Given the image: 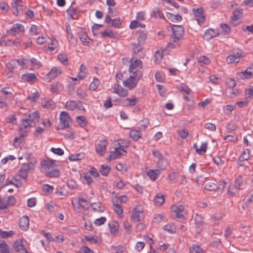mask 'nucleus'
I'll return each instance as SVG.
<instances>
[{
    "label": "nucleus",
    "instance_id": "7ed1b4c3",
    "mask_svg": "<svg viewBox=\"0 0 253 253\" xmlns=\"http://www.w3.org/2000/svg\"><path fill=\"white\" fill-rule=\"evenodd\" d=\"M142 73H139L136 75L130 76L128 79L123 81V85L128 89H132L136 86L138 81L142 77Z\"/></svg>",
    "mask_w": 253,
    "mask_h": 253
},
{
    "label": "nucleus",
    "instance_id": "0eeeda50",
    "mask_svg": "<svg viewBox=\"0 0 253 253\" xmlns=\"http://www.w3.org/2000/svg\"><path fill=\"white\" fill-rule=\"evenodd\" d=\"M171 211L173 213V216L179 218H184L186 214L184 207L182 205L171 206Z\"/></svg>",
    "mask_w": 253,
    "mask_h": 253
},
{
    "label": "nucleus",
    "instance_id": "5701e85b",
    "mask_svg": "<svg viewBox=\"0 0 253 253\" xmlns=\"http://www.w3.org/2000/svg\"><path fill=\"white\" fill-rule=\"evenodd\" d=\"M14 248L17 252L20 253H28V251L25 248L23 242L21 240H17L14 244Z\"/></svg>",
    "mask_w": 253,
    "mask_h": 253
},
{
    "label": "nucleus",
    "instance_id": "3c124183",
    "mask_svg": "<svg viewBox=\"0 0 253 253\" xmlns=\"http://www.w3.org/2000/svg\"><path fill=\"white\" fill-rule=\"evenodd\" d=\"M20 178L21 177L18 174L15 175L12 178L13 181L15 182L14 185L17 187H20L23 185L22 182L20 179Z\"/></svg>",
    "mask_w": 253,
    "mask_h": 253
},
{
    "label": "nucleus",
    "instance_id": "1a4fd4ad",
    "mask_svg": "<svg viewBox=\"0 0 253 253\" xmlns=\"http://www.w3.org/2000/svg\"><path fill=\"white\" fill-rule=\"evenodd\" d=\"M243 56V52L242 51L233 52V54L229 55L226 58V61L228 64H237L240 62L241 58Z\"/></svg>",
    "mask_w": 253,
    "mask_h": 253
},
{
    "label": "nucleus",
    "instance_id": "37998d69",
    "mask_svg": "<svg viewBox=\"0 0 253 253\" xmlns=\"http://www.w3.org/2000/svg\"><path fill=\"white\" fill-rule=\"evenodd\" d=\"M101 35L102 37H108L110 38H116L117 34L111 30H105L101 33Z\"/></svg>",
    "mask_w": 253,
    "mask_h": 253
},
{
    "label": "nucleus",
    "instance_id": "a19ab883",
    "mask_svg": "<svg viewBox=\"0 0 253 253\" xmlns=\"http://www.w3.org/2000/svg\"><path fill=\"white\" fill-rule=\"evenodd\" d=\"M190 253H203V250L198 245L194 244L190 248Z\"/></svg>",
    "mask_w": 253,
    "mask_h": 253
},
{
    "label": "nucleus",
    "instance_id": "f03ea898",
    "mask_svg": "<svg viewBox=\"0 0 253 253\" xmlns=\"http://www.w3.org/2000/svg\"><path fill=\"white\" fill-rule=\"evenodd\" d=\"M172 34L171 36L170 42L169 43L168 47L169 48H173L178 46L179 41L184 34V28L181 26L173 25L171 27Z\"/></svg>",
    "mask_w": 253,
    "mask_h": 253
},
{
    "label": "nucleus",
    "instance_id": "cd10ccee",
    "mask_svg": "<svg viewBox=\"0 0 253 253\" xmlns=\"http://www.w3.org/2000/svg\"><path fill=\"white\" fill-rule=\"evenodd\" d=\"M87 76V72L85 67L82 64L79 69V72L78 74V78L80 80L84 79Z\"/></svg>",
    "mask_w": 253,
    "mask_h": 253
},
{
    "label": "nucleus",
    "instance_id": "052dcab7",
    "mask_svg": "<svg viewBox=\"0 0 253 253\" xmlns=\"http://www.w3.org/2000/svg\"><path fill=\"white\" fill-rule=\"evenodd\" d=\"M151 16L155 18H164L162 12L158 8L155 9V10H154V11L151 14Z\"/></svg>",
    "mask_w": 253,
    "mask_h": 253
},
{
    "label": "nucleus",
    "instance_id": "603ef678",
    "mask_svg": "<svg viewBox=\"0 0 253 253\" xmlns=\"http://www.w3.org/2000/svg\"><path fill=\"white\" fill-rule=\"evenodd\" d=\"M4 201L6 205V208L9 206H13L15 204V199L14 197L10 196L6 199H4Z\"/></svg>",
    "mask_w": 253,
    "mask_h": 253
},
{
    "label": "nucleus",
    "instance_id": "9d476101",
    "mask_svg": "<svg viewBox=\"0 0 253 253\" xmlns=\"http://www.w3.org/2000/svg\"><path fill=\"white\" fill-rule=\"evenodd\" d=\"M62 71L60 68L56 67H52L50 71L44 77V80L47 82H49L60 75Z\"/></svg>",
    "mask_w": 253,
    "mask_h": 253
},
{
    "label": "nucleus",
    "instance_id": "4c0bfd02",
    "mask_svg": "<svg viewBox=\"0 0 253 253\" xmlns=\"http://www.w3.org/2000/svg\"><path fill=\"white\" fill-rule=\"evenodd\" d=\"M46 176L50 177H57L59 174V172L57 169H52L44 172Z\"/></svg>",
    "mask_w": 253,
    "mask_h": 253
},
{
    "label": "nucleus",
    "instance_id": "49530a36",
    "mask_svg": "<svg viewBox=\"0 0 253 253\" xmlns=\"http://www.w3.org/2000/svg\"><path fill=\"white\" fill-rule=\"evenodd\" d=\"M167 161L162 157V159H158L157 162V167L161 169H164L167 167Z\"/></svg>",
    "mask_w": 253,
    "mask_h": 253
},
{
    "label": "nucleus",
    "instance_id": "dca6fc26",
    "mask_svg": "<svg viewBox=\"0 0 253 253\" xmlns=\"http://www.w3.org/2000/svg\"><path fill=\"white\" fill-rule=\"evenodd\" d=\"M107 145L108 142L106 140L104 139L100 140L96 146V152L101 156L104 155L106 152Z\"/></svg>",
    "mask_w": 253,
    "mask_h": 253
},
{
    "label": "nucleus",
    "instance_id": "338daca9",
    "mask_svg": "<svg viewBox=\"0 0 253 253\" xmlns=\"http://www.w3.org/2000/svg\"><path fill=\"white\" fill-rule=\"evenodd\" d=\"M39 94L38 92L32 93L30 96H28V98L33 102H36L39 98Z\"/></svg>",
    "mask_w": 253,
    "mask_h": 253
},
{
    "label": "nucleus",
    "instance_id": "423d86ee",
    "mask_svg": "<svg viewBox=\"0 0 253 253\" xmlns=\"http://www.w3.org/2000/svg\"><path fill=\"white\" fill-rule=\"evenodd\" d=\"M142 62L139 59H132L129 65V72L133 73V75H136L139 73H142L140 70L142 68Z\"/></svg>",
    "mask_w": 253,
    "mask_h": 253
},
{
    "label": "nucleus",
    "instance_id": "72a5a7b5",
    "mask_svg": "<svg viewBox=\"0 0 253 253\" xmlns=\"http://www.w3.org/2000/svg\"><path fill=\"white\" fill-rule=\"evenodd\" d=\"M92 208L95 211L103 212L105 210L104 207L100 202L93 203L91 204Z\"/></svg>",
    "mask_w": 253,
    "mask_h": 253
},
{
    "label": "nucleus",
    "instance_id": "4468645a",
    "mask_svg": "<svg viewBox=\"0 0 253 253\" xmlns=\"http://www.w3.org/2000/svg\"><path fill=\"white\" fill-rule=\"evenodd\" d=\"M126 151L121 147L115 148V151L112 152L109 157V160H113L114 159L120 158L121 156L126 155Z\"/></svg>",
    "mask_w": 253,
    "mask_h": 253
},
{
    "label": "nucleus",
    "instance_id": "09e8293b",
    "mask_svg": "<svg viewBox=\"0 0 253 253\" xmlns=\"http://www.w3.org/2000/svg\"><path fill=\"white\" fill-rule=\"evenodd\" d=\"M58 59L64 65H67L68 64V57L65 54L61 53L59 54Z\"/></svg>",
    "mask_w": 253,
    "mask_h": 253
},
{
    "label": "nucleus",
    "instance_id": "412c9836",
    "mask_svg": "<svg viewBox=\"0 0 253 253\" xmlns=\"http://www.w3.org/2000/svg\"><path fill=\"white\" fill-rule=\"evenodd\" d=\"M29 219L27 216H22L19 220V225L21 229L27 230L29 228Z\"/></svg>",
    "mask_w": 253,
    "mask_h": 253
},
{
    "label": "nucleus",
    "instance_id": "c85d7f7f",
    "mask_svg": "<svg viewBox=\"0 0 253 253\" xmlns=\"http://www.w3.org/2000/svg\"><path fill=\"white\" fill-rule=\"evenodd\" d=\"M204 188L209 191H216L218 190V188H221L220 186L218 187L216 184L211 182L205 183Z\"/></svg>",
    "mask_w": 253,
    "mask_h": 253
},
{
    "label": "nucleus",
    "instance_id": "13d9d810",
    "mask_svg": "<svg viewBox=\"0 0 253 253\" xmlns=\"http://www.w3.org/2000/svg\"><path fill=\"white\" fill-rule=\"evenodd\" d=\"M198 61L201 65H208L210 63L209 58L205 56L200 57L198 59Z\"/></svg>",
    "mask_w": 253,
    "mask_h": 253
},
{
    "label": "nucleus",
    "instance_id": "69168bd1",
    "mask_svg": "<svg viewBox=\"0 0 253 253\" xmlns=\"http://www.w3.org/2000/svg\"><path fill=\"white\" fill-rule=\"evenodd\" d=\"M82 157H83V154H78L76 155H72L69 157V159L72 161H79L81 160Z\"/></svg>",
    "mask_w": 253,
    "mask_h": 253
},
{
    "label": "nucleus",
    "instance_id": "864d4df0",
    "mask_svg": "<svg viewBox=\"0 0 253 253\" xmlns=\"http://www.w3.org/2000/svg\"><path fill=\"white\" fill-rule=\"evenodd\" d=\"M76 93L77 95L82 99H85L88 96L86 91L81 88H78L77 89Z\"/></svg>",
    "mask_w": 253,
    "mask_h": 253
},
{
    "label": "nucleus",
    "instance_id": "c756f323",
    "mask_svg": "<svg viewBox=\"0 0 253 253\" xmlns=\"http://www.w3.org/2000/svg\"><path fill=\"white\" fill-rule=\"evenodd\" d=\"M166 16L168 19L174 22L180 21L182 19V17L179 14L174 15L169 12L167 13Z\"/></svg>",
    "mask_w": 253,
    "mask_h": 253
},
{
    "label": "nucleus",
    "instance_id": "4be33fe9",
    "mask_svg": "<svg viewBox=\"0 0 253 253\" xmlns=\"http://www.w3.org/2000/svg\"><path fill=\"white\" fill-rule=\"evenodd\" d=\"M131 49L134 53L138 54L140 57L144 56V50L140 44H132Z\"/></svg>",
    "mask_w": 253,
    "mask_h": 253
},
{
    "label": "nucleus",
    "instance_id": "2f4dec72",
    "mask_svg": "<svg viewBox=\"0 0 253 253\" xmlns=\"http://www.w3.org/2000/svg\"><path fill=\"white\" fill-rule=\"evenodd\" d=\"M138 99L136 97L133 98H127L124 101V104L126 106H133L137 102H138Z\"/></svg>",
    "mask_w": 253,
    "mask_h": 253
},
{
    "label": "nucleus",
    "instance_id": "c03bdc74",
    "mask_svg": "<svg viewBox=\"0 0 253 253\" xmlns=\"http://www.w3.org/2000/svg\"><path fill=\"white\" fill-rule=\"evenodd\" d=\"M62 89V85L60 83L53 84L50 88V91L52 92H57Z\"/></svg>",
    "mask_w": 253,
    "mask_h": 253
},
{
    "label": "nucleus",
    "instance_id": "f3484780",
    "mask_svg": "<svg viewBox=\"0 0 253 253\" xmlns=\"http://www.w3.org/2000/svg\"><path fill=\"white\" fill-rule=\"evenodd\" d=\"M24 30V27L22 24H15L10 29L7 31V34L13 36Z\"/></svg>",
    "mask_w": 253,
    "mask_h": 253
},
{
    "label": "nucleus",
    "instance_id": "4d7b16f0",
    "mask_svg": "<svg viewBox=\"0 0 253 253\" xmlns=\"http://www.w3.org/2000/svg\"><path fill=\"white\" fill-rule=\"evenodd\" d=\"M76 121L79 125L81 126H84L86 125V120L82 116L77 117L76 118Z\"/></svg>",
    "mask_w": 253,
    "mask_h": 253
},
{
    "label": "nucleus",
    "instance_id": "6e6552de",
    "mask_svg": "<svg viewBox=\"0 0 253 253\" xmlns=\"http://www.w3.org/2000/svg\"><path fill=\"white\" fill-rule=\"evenodd\" d=\"M144 214L140 207H136L132 212L131 219L132 221L136 222L143 219Z\"/></svg>",
    "mask_w": 253,
    "mask_h": 253
},
{
    "label": "nucleus",
    "instance_id": "e2e57ef3",
    "mask_svg": "<svg viewBox=\"0 0 253 253\" xmlns=\"http://www.w3.org/2000/svg\"><path fill=\"white\" fill-rule=\"evenodd\" d=\"M137 40L139 43H143L146 39V35L143 33H137Z\"/></svg>",
    "mask_w": 253,
    "mask_h": 253
},
{
    "label": "nucleus",
    "instance_id": "58836bf2",
    "mask_svg": "<svg viewBox=\"0 0 253 253\" xmlns=\"http://www.w3.org/2000/svg\"><path fill=\"white\" fill-rule=\"evenodd\" d=\"M99 84V81L96 78H94L89 85V90L90 91L95 90L98 88Z\"/></svg>",
    "mask_w": 253,
    "mask_h": 253
},
{
    "label": "nucleus",
    "instance_id": "aec40b11",
    "mask_svg": "<svg viewBox=\"0 0 253 253\" xmlns=\"http://www.w3.org/2000/svg\"><path fill=\"white\" fill-rule=\"evenodd\" d=\"M31 169L25 164L19 169L18 174L20 176L21 178L26 179L28 177L29 171Z\"/></svg>",
    "mask_w": 253,
    "mask_h": 253
},
{
    "label": "nucleus",
    "instance_id": "0e129e2a",
    "mask_svg": "<svg viewBox=\"0 0 253 253\" xmlns=\"http://www.w3.org/2000/svg\"><path fill=\"white\" fill-rule=\"evenodd\" d=\"M177 133L178 135L182 139L186 138L189 134L188 130L186 129H183L181 130H178Z\"/></svg>",
    "mask_w": 253,
    "mask_h": 253
},
{
    "label": "nucleus",
    "instance_id": "5fc2aeb1",
    "mask_svg": "<svg viewBox=\"0 0 253 253\" xmlns=\"http://www.w3.org/2000/svg\"><path fill=\"white\" fill-rule=\"evenodd\" d=\"M7 68L10 70H12L17 68L16 60H12L6 63Z\"/></svg>",
    "mask_w": 253,
    "mask_h": 253
},
{
    "label": "nucleus",
    "instance_id": "ddd939ff",
    "mask_svg": "<svg viewBox=\"0 0 253 253\" xmlns=\"http://www.w3.org/2000/svg\"><path fill=\"white\" fill-rule=\"evenodd\" d=\"M55 162L54 160L49 159L44 160L41 163L42 169L44 172L53 169L55 166Z\"/></svg>",
    "mask_w": 253,
    "mask_h": 253
},
{
    "label": "nucleus",
    "instance_id": "a878e982",
    "mask_svg": "<svg viewBox=\"0 0 253 253\" xmlns=\"http://www.w3.org/2000/svg\"><path fill=\"white\" fill-rule=\"evenodd\" d=\"M250 158L249 150L247 149L243 151L239 159L238 164L240 166H243V161L248 160Z\"/></svg>",
    "mask_w": 253,
    "mask_h": 253
},
{
    "label": "nucleus",
    "instance_id": "9b49d317",
    "mask_svg": "<svg viewBox=\"0 0 253 253\" xmlns=\"http://www.w3.org/2000/svg\"><path fill=\"white\" fill-rule=\"evenodd\" d=\"M66 108L68 110L73 111L75 109L82 110L85 111L84 107L82 106V104L80 101H69L66 103Z\"/></svg>",
    "mask_w": 253,
    "mask_h": 253
},
{
    "label": "nucleus",
    "instance_id": "f8f14e48",
    "mask_svg": "<svg viewBox=\"0 0 253 253\" xmlns=\"http://www.w3.org/2000/svg\"><path fill=\"white\" fill-rule=\"evenodd\" d=\"M193 14L199 24H203L205 20V16L203 15V9L202 7L193 8L192 9Z\"/></svg>",
    "mask_w": 253,
    "mask_h": 253
},
{
    "label": "nucleus",
    "instance_id": "c9c22d12",
    "mask_svg": "<svg viewBox=\"0 0 253 253\" xmlns=\"http://www.w3.org/2000/svg\"><path fill=\"white\" fill-rule=\"evenodd\" d=\"M165 202L164 195L161 193H158L155 198V205L158 206L162 205Z\"/></svg>",
    "mask_w": 253,
    "mask_h": 253
},
{
    "label": "nucleus",
    "instance_id": "e433bc0d",
    "mask_svg": "<svg viewBox=\"0 0 253 253\" xmlns=\"http://www.w3.org/2000/svg\"><path fill=\"white\" fill-rule=\"evenodd\" d=\"M114 211L119 215H121L123 213V208L119 205L117 202L114 200L113 201Z\"/></svg>",
    "mask_w": 253,
    "mask_h": 253
},
{
    "label": "nucleus",
    "instance_id": "a211bd4d",
    "mask_svg": "<svg viewBox=\"0 0 253 253\" xmlns=\"http://www.w3.org/2000/svg\"><path fill=\"white\" fill-rule=\"evenodd\" d=\"M114 93L118 94L121 97H126L128 95V92L127 90L123 88L119 84H115L114 87Z\"/></svg>",
    "mask_w": 253,
    "mask_h": 253
},
{
    "label": "nucleus",
    "instance_id": "79ce46f5",
    "mask_svg": "<svg viewBox=\"0 0 253 253\" xmlns=\"http://www.w3.org/2000/svg\"><path fill=\"white\" fill-rule=\"evenodd\" d=\"M164 229L168 232L172 234L176 231V228L173 223H169L164 227Z\"/></svg>",
    "mask_w": 253,
    "mask_h": 253
},
{
    "label": "nucleus",
    "instance_id": "ea45409f",
    "mask_svg": "<svg viewBox=\"0 0 253 253\" xmlns=\"http://www.w3.org/2000/svg\"><path fill=\"white\" fill-rule=\"evenodd\" d=\"M245 180L244 179L243 177L241 175H239L235 179L234 184L239 188V189H241V187H242L244 185Z\"/></svg>",
    "mask_w": 253,
    "mask_h": 253
},
{
    "label": "nucleus",
    "instance_id": "8fccbe9b",
    "mask_svg": "<svg viewBox=\"0 0 253 253\" xmlns=\"http://www.w3.org/2000/svg\"><path fill=\"white\" fill-rule=\"evenodd\" d=\"M219 35L218 32H215L213 29H210L208 30L206 33L205 35L207 36L208 38L211 39L213 37H215Z\"/></svg>",
    "mask_w": 253,
    "mask_h": 253
},
{
    "label": "nucleus",
    "instance_id": "20e7f679",
    "mask_svg": "<svg viewBox=\"0 0 253 253\" xmlns=\"http://www.w3.org/2000/svg\"><path fill=\"white\" fill-rule=\"evenodd\" d=\"M60 122L57 125V129H63L68 127L71 121L69 114L65 111H62L60 115Z\"/></svg>",
    "mask_w": 253,
    "mask_h": 253
},
{
    "label": "nucleus",
    "instance_id": "6e6d98bb",
    "mask_svg": "<svg viewBox=\"0 0 253 253\" xmlns=\"http://www.w3.org/2000/svg\"><path fill=\"white\" fill-rule=\"evenodd\" d=\"M207 147V143L205 142L201 144L200 148L196 149V152L202 155L206 152Z\"/></svg>",
    "mask_w": 253,
    "mask_h": 253
},
{
    "label": "nucleus",
    "instance_id": "774afa93",
    "mask_svg": "<svg viewBox=\"0 0 253 253\" xmlns=\"http://www.w3.org/2000/svg\"><path fill=\"white\" fill-rule=\"evenodd\" d=\"M106 221V218L105 217H101L96 219L94 223L96 226H100L104 223Z\"/></svg>",
    "mask_w": 253,
    "mask_h": 253
},
{
    "label": "nucleus",
    "instance_id": "473e14b6",
    "mask_svg": "<svg viewBox=\"0 0 253 253\" xmlns=\"http://www.w3.org/2000/svg\"><path fill=\"white\" fill-rule=\"evenodd\" d=\"M0 253H10L8 246L3 240H0Z\"/></svg>",
    "mask_w": 253,
    "mask_h": 253
},
{
    "label": "nucleus",
    "instance_id": "de8ad7c7",
    "mask_svg": "<svg viewBox=\"0 0 253 253\" xmlns=\"http://www.w3.org/2000/svg\"><path fill=\"white\" fill-rule=\"evenodd\" d=\"M79 204L80 206L84 209H87L89 208V204L87 201L83 198L79 197Z\"/></svg>",
    "mask_w": 253,
    "mask_h": 253
},
{
    "label": "nucleus",
    "instance_id": "393cba45",
    "mask_svg": "<svg viewBox=\"0 0 253 253\" xmlns=\"http://www.w3.org/2000/svg\"><path fill=\"white\" fill-rule=\"evenodd\" d=\"M161 170L160 169H149L147 172V175L152 180H155L158 178L160 175Z\"/></svg>",
    "mask_w": 253,
    "mask_h": 253
},
{
    "label": "nucleus",
    "instance_id": "a18cd8bd",
    "mask_svg": "<svg viewBox=\"0 0 253 253\" xmlns=\"http://www.w3.org/2000/svg\"><path fill=\"white\" fill-rule=\"evenodd\" d=\"M110 170L111 168H110V167L102 165L101 166L100 172L102 175L106 176L108 175V173L110 172Z\"/></svg>",
    "mask_w": 253,
    "mask_h": 253
},
{
    "label": "nucleus",
    "instance_id": "bf43d9fd",
    "mask_svg": "<svg viewBox=\"0 0 253 253\" xmlns=\"http://www.w3.org/2000/svg\"><path fill=\"white\" fill-rule=\"evenodd\" d=\"M43 191L47 194H51L53 190V187L48 184H44L42 185Z\"/></svg>",
    "mask_w": 253,
    "mask_h": 253
},
{
    "label": "nucleus",
    "instance_id": "39448f33",
    "mask_svg": "<svg viewBox=\"0 0 253 253\" xmlns=\"http://www.w3.org/2000/svg\"><path fill=\"white\" fill-rule=\"evenodd\" d=\"M11 5V10L14 15L18 16L23 13L25 6L22 0H15Z\"/></svg>",
    "mask_w": 253,
    "mask_h": 253
},
{
    "label": "nucleus",
    "instance_id": "2eb2a0df",
    "mask_svg": "<svg viewBox=\"0 0 253 253\" xmlns=\"http://www.w3.org/2000/svg\"><path fill=\"white\" fill-rule=\"evenodd\" d=\"M51 125V122L49 120L42 121L41 123H39L38 126L36 127L35 135L37 136L38 134L42 133L45 128L49 127Z\"/></svg>",
    "mask_w": 253,
    "mask_h": 253
},
{
    "label": "nucleus",
    "instance_id": "7c9ffc66",
    "mask_svg": "<svg viewBox=\"0 0 253 253\" xmlns=\"http://www.w3.org/2000/svg\"><path fill=\"white\" fill-rule=\"evenodd\" d=\"M239 190L234 183L231 184L228 187L227 193L229 195L232 196L237 193Z\"/></svg>",
    "mask_w": 253,
    "mask_h": 253
},
{
    "label": "nucleus",
    "instance_id": "b1692460",
    "mask_svg": "<svg viewBox=\"0 0 253 253\" xmlns=\"http://www.w3.org/2000/svg\"><path fill=\"white\" fill-rule=\"evenodd\" d=\"M78 36L84 45H87L91 42L90 39L88 37L87 34L84 31L79 32L78 33Z\"/></svg>",
    "mask_w": 253,
    "mask_h": 253
},
{
    "label": "nucleus",
    "instance_id": "f257e3e1",
    "mask_svg": "<svg viewBox=\"0 0 253 253\" xmlns=\"http://www.w3.org/2000/svg\"><path fill=\"white\" fill-rule=\"evenodd\" d=\"M40 115L37 111L33 112L32 114L26 115L21 120L19 124V134L21 137H15L14 140V145L16 147L20 146L22 143L23 139L26 135V129L36 125L40 120Z\"/></svg>",
    "mask_w": 253,
    "mask_h": 253
},
{
    "label": "nucleus",
    "instance_id": "bb28decb",
    "mask_svg": "<svg viewBox=\"0 0 253 253\" xmlns=\"http://www.w3.org/2000/svg\"><path fill=\"white\" fill-rule=\"evenodd\" d=\"M42 106L46 109H53L55 107V104L51 99L45 98L42 101Z\"/></svg>",
    "mask_w": 253,
    "mask_h": 253
},
{
    "label": "nucleus",
    "instance_id": "f704fd0d",
    "mask_svg": "<svg viewBox=\"0 0 253 253\" xmlns=\"http://www.w3.org/2000/svg\"><path fill=\"white\" fill-rule=\"evenodd\" d=\"M141 136L140 131L132 130L129 132V136L134 141H137Z\"/></svg>",
    "mask_w": 253,
    "mask_h": 253
},
{
    "label": "nucleus",
    "instance_id": "6ab92c4d",
    "mask_svg": "<svg viewBox=\"0 0 253 253\" xmlns=\"http://www.w3.org/2000/svg\"><path fill=\"white\" fill-rule=\"evenodd\" d=\"M21 79L23 81L28 83H34L38 80L37 76L33 73H25L22 75Z\"/></svg>",
    "mask_w": 253,
    "mask_h": 253
},
{
    "label": "nucleus",
    "instance_id": "680f3d73",
    "mask_svg": "<svg viewBox=\"0 0 253 253\" xmlns=\"http://www.w3.org/2000/svg\"><path fill=\"white\" fill-rule=\"evenodd\" d=\"M241 18L240 17L236 16L235 15L233 14L231 17L230 22L233 25L236 26L240 23Z\"/></svg>",
    "mask_w": 253,
    "mask_h": 253
}]
</instances>
